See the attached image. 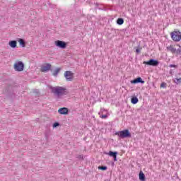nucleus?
<instances>
[{
	"label": "nucleus",
	"instance_id": "1",
	"mask_svg": "<svg viewBox=\"0 0 181 181\" xmlns=\"http://www.w3.org/2000/svg\"><path fill=\"white\" fill-rule=\"evenodd\" d=\"M52 93L54 94L57 97H62V95H64L66 93V88L62 86H57L52 88Z\"/></svg>",
	"mask_w": 181,
	"mask_h": 181
},
{
	"label": "nucleus",
	"instance_id": "2",
	"mask_svg": "<svg viewBox=\"0 0 181 181\" xmlns=\"http://www.w3.org/2000/svg\"><path fill=\"white\" fill-rule=\"evenodd\" d=\"M115 135H117V136L121 138V139H124V138H132V136L128 129L117 132L115 133Z\"/></svg>",
	"mask_w": 181,
	"mask_h": 181
},
{
	"label": "nucleus",
	"instance_id": "3",
	"mask_svg": "<svg viewBox=\"0 0 181 181\" xmlns=\"http://www.w3.org/2000/svg\"><path fill=\"white\" fill-rule=\"evenodd\" d=\"M170 36L174 42H180L181 40V32L179 30H174L170 33Z\"/></svg>",
	"mask_w": 181,
	"mask_h": 181
},
{
	"label": "nucleus",
	"instance_id": "4",
	"mask_svg": "<svg viewBox=\"0 0 181 181\" xmlns=\"http://www.w3.org/2000/svg\"><path fill=\"white\" fill-rule=\"evenodd\" d=\"M144 64H146L147 66H153V67H156L159 66V61L153 59H151L148 61H144L143 62Z\"/></svg>",
	"mask_w": 181,
	"mask_h": 181
},
{
	"label": "nucleus",
	"instance_id": "5",
	"mask_svg": "<svg viewBox=\"0 0 181 181\" xmlns=\"http://www.w3.org/2000/svg\"><path fill=\"white\" fill-rule=\"evenodd\" d=\"M25 69V65L22 62H18L14 64V69L16 71H23Z\"/></svg>",
	"mask_w": 181,
	"mask_h": 181
},
{
	"label": "nucleus",
	"instance_id": "6",
	"mask_svg": "<svg viewBox=\"0 0 181 181\" xmlns=\"http://www.w3.org/2000/svg\"><path fill=\"white\" fill-rule=\"evenodd\" d=\"M54 43L55 46H57V47H59L60 49H66V47H67V43H66L64 41L57 40Z\"/></svg>",
	"mask_w": 181,
	"mask_h": 181
},
{
	"label": "nucleus",
	"instance_id": "7",
	"mask_svg": "<svg viewBox=\"0 0 181 181\" xmlns=\"http://www.w3.org/2000/svg\"><path fill=\"white\" fill-rule=\"evenodd\" d=\"M64 77L67 81L73 80V73L71 71H66L64 73Z\"/></svg>",
	"mask_w": 181,
	"mask_h": 181
},
{
	"label": "nucleus",
	"instance_id": "8",
	"mask_svg": "<svg viewBox=\"0 0 181 181\" xmlns=\"http://www.w3.org/2000/svg\"><path fill=\"white\" fill-rule=\"evenodd\" d=\"M52 69V64H46L45 65L41 66V71L42 73H47V71H49Z\"/></svg>",
	"mask_w": 181,
	"mask_h": 181
},
{
	"label": "nucleus",
	"instance_id": "9",
	"mask_svg": "<svg viewBox=\"0 0 181 181\" xmlns=\"http://www.w3.org/2000/svg\"><path fill=\"white\" fill-rule=\"evenodd\" d=\"M131 84H138L140 83L141 84H145V81L142 80V78L138 77L130 81Z\"/></svg>",
	"mask_w": 181,
	"mask_h": 181
},
{
	"label": "nucleus",
	"instance_id": "10",
	"mask_svg": "<svg viewBox=\"0 0 181 181\" xmlns=\"http://www.w3.org/2000/svg\"><path fill=\"white\" fill-rule=\"evenodd\" d=\"M58 112L62 115H67V114H69V109L66 107H62L59 109Z\"/></svg>",
	"mask_w": 181,
	"mask_h": 181
},
{
	"label": "nucleus",
	"instance_id": "11",
	"mask_svg": "<svg viewBox=\"0 0 181 181\" xmlns=\"http://www.w3.org/2000/svg\"><path fill=\"white\" fill-rule=\"evenodd\" d=\"M109 156H112V158H114V161L117 162V156L118 155V152L117 151H109L108 153Z\"/></svg>",
	"mask_w": 181,
	"mask_h": 181
},
{
	"label": "nucleus",
	"instance_id": "12",
	"mask_svg": "<svg viewBox=\"0 0 181 181\" xmlns=\"http://www.w3.org/2000/svg\"><path fill=\"white\" fill-rule=\"evenodd\" d=\"M167 50L171 53H177V49L173 47V45H170L167 47Z\"/></svg>",
	"mask_w": 181,
	"mask_h": 181
},
{
	"label": "nucleus",
	"instance_id": "13",
	"mask_svg": "<svg viewBox=\"0 0 181 181\" xmlns=\"http://www.w3.org/2000/svg\"><path fill=\"white\" fill-rule=\"evenodd\" d=\"M8 45L10 47H12V49H15L18 45V42H16V40H11L9 41Z\"/></svg>",
	"mask_w": 181,
	"mask_h": 181
},
{
	"label": "nucleus",
	"instance_id": "14",
	"mask_svg": "<svg viewBox=\"0 0 181 181\" xmlns=\"http://www.w3.org/2000/svg\"><path fill=\"white\" fill-rule=\"evenodd\" d=\"M139 180L141 181H145V174H144V172L140 171L139 174Z\"/></svg>",
	"mask_w": 181,
	"mask_h": 181
},
{
	"label": "nucleus",
	"instance_id": "15",
	"mask_svg": "<svg viewBox=\"0 0 181 181\" xmlns=\"http://www.w3.org/2000/svg\"><path fill=\"white\" fill-rule=\"evenodd\" d=\"M138 101H139V100L136 96L132 97L131 99L132 104H138Z\"/></svg>",
	"mask_w": 181,
	"mask_h": 181
},
{
	"label": "nucleus",
	"instance_id": "16",
	"mask_svg": "<svg viewBox=\"0 0 181 181\" xmlns=\"http://www.w3.org/2000/svg\"><path fill=\"white\" fill-rule=\"evenodd\" d=\"M18 42L20 44V46H22V47H25L26 46L25 44V40L22 38L18 39Z\"/></svg>",
	"mask_w": 181,
	"mask_h": 181
},
{
	"label": "nucleus",
	"instance_id": "17",
	"mask_svg": "<svg viewBox=\"0 0 181 181\" xmlns=\"http://www.w3.org/2000/svg\"><path fill=\"white\" fill-rule=\"evenodd\" d=\"M60 70H61L60 68H57V69L54 71L52 75H54V77H57V74H59V73H60Z\"/></svg>",
	"mask_w": 181,
	"mask_h": 181
},
{
	"label": "nucleus",
	"instance_id": "18",
	"mask_svg": "<svg viewBox=\"0 0 181 181\" xmlns=\"http://www.w3.org/2000/svg\"><path fill=\"white\" fill-rule=\"evenodd\" d=\"M117 25H124V18H119L117 20Z\"/></svg>",
	"mask_w": 181,
	"mask_h": 181
},
{
	"label": "nucleus",
	"instance_id": "19",
	"mask_svg": "<svg viewBox=\"0 0 181 181\" xmlns=\"http://www.w3.org/2000/svg\"><path fill=\"white\" fill-rule=\"evenodd\" d=\"M174 83H175V84H181V78H175L174 79Z\"/></svg>",
	"mask_w": 181,
	"mask_h": 181
},
{
	"label": "nucleus",
	"instance_id": "20",
	"mask_svg": "<svg viewBox=\"0 0 181 181\" xmlns=\"http://www.w3.org/2000/svg\"><path fill=\"white\" fill-rule=\"evenodd\" d=\"M98 168L99 170H107V166H99Z\"/></svg>",
	"mask_w": 181,
	"mask_h": 181
},
{
	"label": "nucleus",
	"instance_id": "21",
	"mask_svg": "<svg viewBox=\"0 0 181 181\" xmlns=\"http://www.w3.org/2000/svg\"><path fill=\"white\" fill-rule=\"evenodd\" d=\"M167 86H168V84H166V83L163 82V83L160 84V87L161 88H166Z\"/></svg>",
	"mask_w": 181,
	"mask_h": 181
},
{
	"label": "nucleus",
	"instance_id": "22",
	"mask_svg": "<svg viewBox=\"0 0 181 181\" xmlns=\"http://www.w3.org/2000/svg\"><path fill=\"white\" fill-rule=\"evenodd\" d=\"M60 126V123L59 122H55L53 124V128H57V127H59Z\"/></svg>",
	"mask_w": 181,
	"mask_h": 181
},
{
	"label": "nucleus",
	"instance_id": "23",
	"mask_svg": "<svg viewBox=\"0 0 181 181\" xmlns=\"http://www.w3.org/2000/svg\"><path fill=\"white\" fill-rule=\"evenodd\" d=\"M100 118H103V119H105V118H108V115H102L100 116Z\"/></svg>",
	"mask_w": 181,
	"mask_h": 181
},
{
	"label": "nucleus",
	"instance_id": "24",
	"mask_svg": "<svg viewBox=\"0 0 181 181\" xmlns=\"http://www.w3.org/2000/svg\"><path fill=\"white\" fill-rule=\"evenodd\" d=\"M136 52H137L138 54H139V53H141V49H136Z\"/></svg>",
	"mask_w": 181,
	"mask_h": 181
},
{
	"label": "nucleus",
	"instance_id": "25",
	"mask_svg": "<svg viewBox=\"0 0 181 181\" xmlns=\"http://www.w3.org/2000/svg\"><path fill=\"white\" fill-rule=\"evenodd\" d=\"M170 67H177V66L175 65V64H170Z\"/></svg>",
	"mask_w": 181,
	"mask_h": 181
},
{
	"label": "nucleus",
	"instance_id": "26",
	"mask_svg": "<svg viewBox=\"0 0 181 181\" xmlns=\"http://www.w3.org/2000/svg\"><path fill=\"white\" fill-rule=\"evenodd\" d=\"M78 159H83V156L79 155V156H78Z\"/></svg>",
	"mask_w": 181,
	"mask_h": 181
}]
</instances>
